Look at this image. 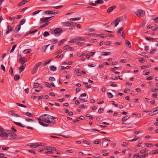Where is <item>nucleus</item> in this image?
I'll return each mask as SVG.
<instances>
[{"mask_svg": "<svg viewBox=\"0 0 158 158\" xmlns=\"http://www.w3.org/2000/svg\"><path fill=\"white\" fill-rule=\"evenodd\" d=\"M57 12H55L54 10H46L45 11L44 13L46 15H50V16L46 17L44 20H49L52 19L54 17L52 15L57 14Z\"/></svg>", "mask_w": 158, "mask_h": 158, "instance_id": "1", "label": "nucleus"}, {"mask_svg": "<svg viewBox=\"0 0 158 158\" xmlns=\"http://www.w3.org/2000/svg\"><path fill=\"white\" fill-rule=\"evenodd\" d=\"M10 137L11 139H17L16 134L12 132L11 131H8V136Z\"/></svg>", "mask_w": 158, "mask_h": 158, "instance_id": "2", "label": "nucleus"}, {"mask_svg": "<svg viewBox=\"0 0 158 158\" xmlns=\"http://www.w3.org/2000/svg\"><path fill=\"white\" fill-rule=\"evenodd\" d=\"M62 25L64 26L73 27L75 26V24L72 22H66L62 23Z\"/></svg>", "mask_w": 158, "mask_h": 158, "instance_id": "3", "label": "nucleus"}, {"mask_svg": "<svg viewBox=\"0 0 158 158\" xmlns=\"http://www.w3.org/2000/svg\"><path fill=\"white\" fill-rule=\"evenodd\" d=\"M144 11L141 9L137 10L136 12V14L139 17L143 16L144 14Z\"/></svg>", "mask_w": 158, "mask_h": 158, "instance_id": "4", "label": "nucleus"}, {"mask_svg": "<svg viewBox=\"0 0 158 158\" xmlns=\"http://www.w3.org/2000/svg\"><path fill=\"white\" fill-rule=\"evenodd\" d=\"M41 22L40 23L41 24L43 23H44V24H43L40 27V28L44 27L47 26L49 23L50 22L48 21V20H40Z\"/></svg>", "mask_w": 158, "mask_h": 158, "instance_id": "5", "label": "nucleus"}, {"mask_svg": "<svg viewBox=\"0 0 158 158\" xmlns=\"http://www.w3.org/2000/svg\"><path fill=\"white\" fill-rule=\"evenodd\" d=\"M25 120L27 121V122L26 123V124L27 125L31 126L34 122V120L31 119L27 118Z\"/></svg>", "mask_w": 158, "mask_h": 158, "instance_id": "6", "label": "nucleus"}, {"mask_svg": "<svg viewBox=\"0 0 158 158\" xmlns=\"http://www.w3.org/2000/svg\"><path fill=\"white\" fill-rule=\"evenodd\" d=\"M27 59H26V58L24 57H21L20 58L19 61L20 63L23 65L24 63L27 62Z\"/></svg>", "mask_w": 158, "mask_h": 158, "instance_id": "7", "label": "nucleus"}, {"mask_svg": "<svg viewBox=\"0 0 158 158\" xmlns=\"http://www.w3.org/2000/svg\"><path fill=\"white\" fill-rule=\"evenodd\" d=\"M40 118H42V119L43 121H44L48 123H51V120L49 119V118H48L47 117L44 118L43 116H40Z\"/></svg>", "mask_w": 158, "mask_h": 158, "instance_id": "8", "label": "nucleus"}, {"mask_svg": "<svg viewBox=\"0 0 158 158\" xmlns=\"http://www.w3.org/2000/svg\"><path fill=\"white\" fill-rule=\"evenodd\" d=\"M7 132L8 133V131ZM0 135L2 137H6V139L8 137V133H6L3 132V131H0Z\"/></svg>", "mask_w": 158, "mask_h": 158, "instance_id": "9", "label": "nucleus"}, {"mask_svg": "<svg viewBox=\"0 0 158 158\" xmlns=\"http://www.w3.org/2000/svg\"><path fill=\"white\" fill-rule=\"evenodd\" d=\"M62 31V30L60 28H57L54 31V32L56 34H60Z\"/></svg>", "mask_w": 158, "mask_h": 158, "instance_id": "10", "label": "nucleus"}, {"mask_svg": "<svg viewBox=\"0 0 158 158\" xmlns=\"http://www.w3.org/2000/svg\"><path fill=\"white\" fill-rule=\"evenodd\" d=\"M41 145V143H40V144H38L37 143H32V144L30 146V147L31 148H36L38 146H40Z\"/></svg>", "mask_w": 158, "mask_h": 158, "instance_id": "11", "label": "nucleus"}, {"mask_svg": "<svg viewBox=\"0 0 158 158\" xmlns=\"http://www.w3.org/2000/svg\"><path fill=\"white\" fill-rule=\"evenodd\" d=\"M26 66V64H25L24 65H22L19 68V73H21L25 69Z\"/></svg>", "mask_w": 158, "mask_h": 158, "instance_id": "12", "label": "nucleus"}, {"mask_svg": "<svg viewBox=\"0 0 158 158\" xmlns=\"http://www.w3.org/2000/svg\"><path fill=\"white\" fill-rule=\"evenodd\" d=\"M51 116L52 117V118H50V117H47V118H48L50 119L51 120V123H52L53 124L55 123H56V121L55 119H57V117H54L53 116Z\"/></svg>", "mask_w": 158, "mask_h": 158, "instance_id": "13", "label": "nucleus"}, {"mask_svg": "<svg viewBox=\"0 0 158 158\" xmlns=\"http://www.w3.org/2000/svg\"><path fill=\"white\" fill-rule=\"evenodd\" d=\"M22 16V15H16L15 16L10 17H9V18L11 20L19 19H20Z\"/></svg>", "mask_w": 158, "mask_h": 158, "instance_id": "14", "label": "nucleus"}, {"mask_svg": "<svg viewBox=\"0 0 158 158\" xmlns=\"http://www.w3.org/2000/svg\"><path fill=\"white\" fill-rule=\"evenodd\" d=\"M116 7V6H113L109 7L107 10V12L108 13H110Z\"/></svg>", "mask_w": 158, "mask_h": 158, "instance_id": "15", "label": "nucleus"}, {"mask_svg": "<svg viewBox=\"0 0 158 158\" xmlns=\"http://www.w3.org/2000/svg\"><path fill=\"white\" fill-rule=\"evenodd\" d=\"M27 2V0H23L18 4V6L20 7Z\"/></svg>", "mask_w": 158, "mask_h": 158, "instance_id": "16", "label": "nucleus"}, {"mask_svg": "<svg viewBox=\"0 0 158 158\" xmlns=\"http://www.w3.org/2000/svg\"><path fill=\"white\" fill-rule=\"evenodd\" d=\"M67 40L66 39H64L61 40L60 41L58 44V46H60L64 42V41H66Z\"/></svg>", "mask_w": 158, "mask_h": 158, "instance_id": "17", "label": "nucleus"}, {"mask_svg": "<svg viewBox=\"0 0 158 158\" xmlns=\"http://www.w3.org/2000/svg\"><path fill=\"white\" fill-rule=\"evenodd\" d=\"M7 28L8 30L6 31V34H8L11 31H12V27L11 26H8Z\"/></svg>", "mask_w": 158, "mask_h": 158, "instance_id": "18", "label": "nucleus"}, {"mask_svg": "<svg viewBox=\"0 0 158 158\" xmlns=\"http://www.w3.org/2000/svg\"><path fill=\"white\" fill-rule=\"evenodd\" d=\"M114 20L111 23V24H114V26L116 27L119 24L118 22H120V20Z\"/></svg>", "mask_w": 158, "mask_h": 158, "instance_id": "19", "label": "nucleus"}, {"mask_svg": "<svg viewBox=\"0 0 158 158\" xmlns=\"http://www.w3.org/2000/svg\"><path fill=\"white\" fill-rule=\"evenodd\" d=\"M38 69L37 68H36L35 66H34L31 71V74H34L36 72Z\"/></svg>", "mask_w": 158, "mask_h": 158, "instance_id": "20", "label": "nucleus"}, {"mask_svg": "<svg viewBox=\"0 0 158 158\" xmlns=\"http://www.w3.org/2000/svg\"><path fill=\"white\" fill-rule=\"evenodd\" d=\"M24 114L30 117H32L33 116V114L32 113H29V112H25Z\"/></svg>", "mask_w": 158, "mask_h": 158, "instance_id": "21", "label": "nucleus"}, {"mask_svg": "<svg viewBox=\"0 0 158 158\" xmlns=\"http://www.w3.org/2000/svg\"><path fill=\"white\" fill-rule=\"evenodd\" d=\"M30 50H31V49H27L23 50V53L24 54H28L30 53Z\"/></svg>", "mask_w": 158, "mask_h": 158, "instance_id": "22", "label": "nucleus"}, {"mask_svg": "<svg viewBox=\"0 0 158 158\" xmlns=\"http://www.w3.org/2000/svg\"><path fill=\"white\" fill-rule=\"evenodd\" d=\"M153 111L155 115L158 113V107L154 108L153 110Z\"/></svg>", "mask_w": 158, "mask_h": 158, "instance_id": "23", "label": "nucleus"}, {"mask_svg": "<svg viewBox=\"0 0 158 158\" xmlns=\"http://www.w3.org/2000/svg\"><path fill=\"white\" fill-rule=\"evenodd\" d=\"M103 2L102 0H97L95 1L96 4H102Z\"/></svg>", "mask_w": 158, "mask_h": 158, "instance_id": "24", "label": "nucleus"}, {"mask_svg": "<svg viewBox=\"0 0 158 158\" xmlns=\"http://www.w3.org/2000/svg\"><path fill=\"white\" fill-rule=\"evenodd\" d=\"M145 145L148 147H150L151 146L153 147L154 146V145L151 143H145Z\"/></svg>", "mask_w": 158, "mask_h": 158, "instance_id": "25", "label": "nucleus"}, {"mask_svg": "<svg viewBox=\"0 0 158 158\" xmlns=\"http://www.w3.org/2000/svg\"><path fill=\"white\" fill-rule=\"evenodd\" d=\"M19 75L18 74H16L15 75L14 77V79L15 81H18L19 79Z\"/></svg>", "mask_w": 158, "mask_h": 158, "instance_id": "26", "label": "nucleus"}, {"mask_svg": "<svg viewBox=\"0 0 158 158\" xmlns=\"http://www.w3.org/2000/svg\"><path fill=\"white\" fill-rule=\"evenodd\" d=\"M111 54V52H102V56H106L107 55H109Z\"/></svg>", "mask_w": 158, "mask_h": 158, "instance_id": "27", "label": "nucleus"}, {"mask_svg": "<svg viewBox=\"0 0 158 158\" xmlns=\"http://www.w3.org/2000/svg\"><path fill=\"white\" fill-rule=\"evenodd\" d=\"M77 40H78V38H76L75 39H72L71 40H70L69 41V42L71 43H73L74 42H75Z\"/></svg>", "mask_w": 158, "mask_h": 158, "instance_id": "28", "label": "nucleus"}, {"mask_svg": "<svg viewBox=\"0 0 158 158\" xmlns=\"http://www.w3.org/2000/svg\"><path fill=\"white\" fill-rule=\"evenodd\" d=\"M148 151V150L147 148H145L141 150L140 152V153L141 154H143L144 153Z\"/></svg>", "mask_w": 158, "mask_h": 158, "instance_id": "29", "label": "nucleus"}, {"mask_svg": "<svg viewBox=\"0 0 158 158\" xmlns=\"http://www.w3.org/2000/svg\"><path fill=\"white\" fill-rule=\"evenodd\" d=\"M14 123L16 125H19L20 127H26L25 126H24L22 125V124L16 122H14Z\"/></svg>", "mask_w": 158, "mask_h": 158, "instance_id": "30", "label": "nucleus"}, {"mask_svg": "<svg viewBox=\"0 0 158 158\" xmlns=\"http://www.w3.org/2000/svg\"><path fill=\"white\" fill-rule=\"evenodd\" d=\"M129 118V117L128 116H125L122 119V121L123 122H125L126 121L127 119H128Z\"/></svg>", "mask_w": 158, "mask_h": 158, "instance_id": "31", "label": "nucleus"}, {"mask_svg": "<svg viewBox=\"0 0 158 158\" xmlns=\"http://www.w3.org/2000/svg\"><path fill=\"white\" fill-rule=\"evenodd\" d=\"M41 64L42 63L41 62H39L36 63L34 66L38 69L39 67L41 65Z\"/></svg>", "mask_w": 158, "mask_h": 158, "instance_id": "32", "label": "nucleus"}, {"mask_svg": "<svg viewBox=\"0 0 158 158\" xmlns=\"http://www.w3.org/2000/svg\"><path fill=\"white\" fill-rule=\"evenodd\" d=\"M126 16H124L123 17H120L118 18H117L115 20H123V19H126Z\"/></svg>", "mask_w": 158, "mask_h": 158, "instance_id": "33", "label": "nucleus"}, {"mask_svg": "<svg viewBox=\"0 0 158 158\" xmlns=\"http://www.w3.org/2000/svg\"><path fill=\"white\" fill-rule=\"evenodd\" d=\"M20 26L19 25H18L15 28V31L16 32H18L20 29Z\"/></svg>", "mask_w": 158, "mask_h": 158, "instance_id": "34", "label": "nucleus"}, {"mask_svg": "<svg viewBox=\"0 0 158 158\" xmlns=\"http://www.w3.org/2000/svg\"><path fill=\"white\" fill-rule=\"evenodd\" d=\"M145 39L148 41H151L153 40H155L154 38H150L148 36H146L145 37Z\"/></svg>", "mask_w": 158, "mask_h": 158, "instance_id": "35", "label": "nucleus"}, {"mask_svg": "<svg viewBox=\"0 0 158 158\" xmlns=\"http://www.w3.org/2000/svg\"><path fill=\"white\" fill-rule=\"evenodd\" d=\"M126 44L127 45H128L129 48H131V45L130 42L128 40H126Z\"/></svg>", "mask_w": 158, "mask_h": 158, "instance_id": "36", "label": "nucleus"}, {"mask_svg": "<svg viewBox=\"0 0 158 158\" xmlns=\"http://www.w3.org/2000/svg\"><path fill=\"white\" fill-rule=\"evenodd\" d=\"M75 72H76V73H77V75L78 76H80L81 75V73H80L79 72V69H75Z\"/></svg>", "mask_w": 158, "mask_h": 158, "instance_id": "37", "label": "nucleus"}, {"mask_svg": "<svg viewBox=\"0 0 158 158\" xmlns=\"http://www.w3.org/2000/svg\"><path fill=\"white\" fill-rule=\"evenodd\" d=\"M42 11V10H36L33 13L32 15L34 16V15H35L38 14L39 12L41 11Z\"/></svg>", "mask_w": 158, "mask_h": 158, "instance_id": "38", "label": "nucleus"}, {"mask_svg": "<svg viewBox=\"0 0 158 158\" xmlns=\"http://www.w3.org/2000/svg\"><path fill=\"white\" fill-rule=\"evenodd\" d=\"M16 104L18 106H20L23 107H24V108H27V106L25 105H24L23 104H20V103H16Z\"/></svg>", "mask_w": 158, "mask_h": 158, "instance_id": "39", "label": "nucleus"}, {"mask_svg": "<svg viewBox=\"0 0 158 158\" xmlns=\"http://www.w3.org/2000/svg\"><path fill=\"white\" fill-rule=\"evenodd\" d=\"M49 44L45 45V46H44L42 48L44 49V52H46V49L47 48V47L49 46Z\"/></svg>", "mask_w": 158, "mask_h": 158, "instance_id": "40", "label": "nucleus"}, {"mask_svg": "<svg viewBox=\"0 0 158 158\" xmlns=\"http://www.w3.org/2000/svg\"><path fill=\"white\" fill-rule=\"evenodd\" d=\"M50 35L48 31H45L43 35L44 36L46 37L49 35Z\"/></svg>", "mask_w": 158, "mask_h": 158, "instance_id": "41", "label": "nucleus"}, {"mask_svg": "<svg viewBox=\"0 0 158 158\" xmlns=\"http://www.w3.org/2000/svg\"><path fill=\"white\" fill-rule=\"evenodd\" d=\"M16 46L17 45L16 44H15L13 46L11 50L10 51V53L12 52L14 50L15 48L16 47Z\"/></svg>", "mask_w": 158, "mask_h": 158, "instance_id": "42", "label": "nucleus"}, {"mask_svg": "<svg viewBox=\"0 0 158 158\" xmlns=\"http://www.w3.org/2000/svg\"><path fill=\"white\" fill-rule=\"evenodd\" d=\"M86 116L89 117V119H94V118L89 114H87Z\"/></svg>", "mask_w": 158, "mask_h": 158, "instance_id": "43", "label": "nucleus"}, {"mask_svg": "<svg viewBox=\"0 0 158 158\" xmlns=\"http://www.w3.org/2000/svg\"><path fill=\"white\" fill-rule=\"evenodd\" d=\"M81 17H77L76 18H72L70 19V20H80Z\"/></svg>", "mask_w": 158, "mask_h": 158, "instance_id": "44", "label": "nucleus"}, {"mask_svg": "<svg viewBox=\"0 0 158 158\" xmlns=\"http://www.w3.org/2000/svg\"><path fill=\"white\" fill-rule=\"evenodd\" d=\"M128 145V143L125 142H123V143L122 144V146L124 147H127Z\"/></svg>", "mask_w": 158, "mask_h": 158, "instance_id": "45", "label": "nucleus"}, {"mask_svg": "<svg viewBox=\"0 0 158 158\" xmlns=\"http://www.w3.org/2000/svg\"><path fill=\"white\" fill-rule=\"evenodd\" d=\"M107 94L108 97L110 98H112L113 96L112 94L110 92L108 93Z\"/></svg>", "mask_w": 158, "mask_h": 158, "instance_id": "46", "label": "nucleus"}, {"mask_svg": "<svg viewBox=\"0 0 158 158\" xmlns=\"http://www.w3.org/2000/svg\"><path fill=\"white\" fill-rule=\"evenodd\" d=\"M39 84L38 83H35L33 87L34 88H36L39 86Z\"/></svg>", "mask_w": 158, "mask_h": 158, "instance_id": "47", "label": "nucleus"}, {"mask_svg": "<svg viewBox=\"0 0 158 158\" xmlns=\"http://www.w3.org/2000/svg\"><path fill=\"white\" fill-rule=\"evenodd\" d=\"M104 110V108H99L98 110V112L100 114L102 113L103 112Z\"/></svg>", "mask_w": 158, "mask_h": 158, "instance_id": "48", "label": "nucleus"}, {"mask_svg": "<svg viewBox=\"0 0 158 158\" xmlns=\"http://www.w3.org/2000/svg\"><path fill=\"white\" fill-rule=\"evenodd\" d=\"M51 41L53 42L54 44L58 42L57 40L55 39H52Z\"/></svg>", "mask_w": 158, "mask_h": 158, "instance_id": "49", "label": "nucleus"}, {"mask_svg": "<svg viewBox=\"0 0 158 158\" xmlns=\"http://www.w3.org/2000/svg\"><path fill=\"white\" fill-rule=\"evenodd\" d=\"M50 69L51 70L55 71L56 70V68L54 66H52L50 67Z\"/></svg>", "mask_w": 158, "mask_h": 158, "instance_id": "50", "label": "nucleus"}, {"mask_svg": "<svg viewBox=\"0 0 158 158\" xmlns=\"http://www.w3.org/2000/svg\"><path fill=\"white\" fill-rule=\"evenodd\" d=\"M151 91L153 92L155 91H156V92H158V89H155L154 88H152L151 89Z\"/></svg>", "mask_w": 158, "mask_h": 158, "instance_id": "51", "label": "nucleus"}, {"mask_svg": "<svg viewBox=\"0 0 158 158\" xmlns=\"http://www.w3.org/2000/svg\"><path fill=\"white\" fill-rule=\"evenodd\" d=\"M45 84L46 86L48 87L51 88V86L50 85L49 83L46 82L45 83Z\"/></svg>", "mask_w": 158, "mask_h": 158, "instance_id": "52", "label": "nucleus"}, {"mask_svg": "<svg viewBox=\"0 0 158 158\" xmlns=\"http://www.w3.org/2000/svg\"><path fill=\"white\" fill-rule=\"evenodd\" d=\"M9 72L11 74V75H13V68L12 67H10V70H9Z\"/></svg>", "mask_w": 158, "mask_h": 158, "instance_id": "53", "label": "nucleus"}, {"mask_svg": "<svg viewBox=\"0 0 158 158\" xmlns=\"http://www.w3.org/2000/svg\"><path fill=\"white\" fill-rule=\"evenodd\" d=\"M158 153V149L152 151V154H156Z\"/></svg>", "mask_w": 158, "mask_h": 158, "instance_id": "54", "label": "nucleus"}, {"mask_svg": "<svg viewBox=\"0 0 158 158\" xmlns=\"http://www.w3.org/2000/svg\"><path fill=\"white\" fill-rule=\"evenodd\" d=\"M46 149L47 150H52L53 151H56V148L55 147H52L51 148V149L50 148H46Z\"/></svg>", "mask_w": 158, "mask_h": 158, "instance_id": "55", "label": "nucleus"}, {"mask_svg": "<svg viewBox=\"0 0 158 158\" xmlns=\"http://www.w3.org/2000/svg\"><path fill=\"white\" fill-rule=\"evenodd\" d=\"M69 45H66L65 46H64V50H67L68 49H69Z\"/></svg>", "mask_w": 158, "mask_h": 158, "instance_id": "56", "label": "nucleus"}, {"mask_svg": "<svg viewBox=\"0 0 158 158\" xmlns=\"http://www.w3.org/2000/svg\"><path fill=\"white\" fill-rule=\"evenodd\" d=\"M63 6H53V7L56 9H59L61 8Z\"/></svg>", "mask_w": 158, "mask_h": 158, "instance_id": "57", "label": "nucleus"}, {"mask_svg": "<svg viewBox=\"0 0 158 158\" xmlns=\"http://www.w3.org/2000/svg\"><path fill=\"white\" fill-rule=\"evenodd\" d=\"M8 114H9L12 115L14 114V110H11L8 112Z\"/></svg>", "mask_w": 158, "mask_h": 158, "instance_id": "58", "label": "nucleus"}, {"mask_svg": "<svg viewBox=\"0 0 158 158\" xmlns=\"http://www.w3.org/2000/svg\"><path fill=\"white\" fill-rule=\"evenodd\" d=\"M2 150H6L9 149V148L7 147H3L2 148Z\"/></svg>", "mask_w": 158, "mask_h": 158, "instance_id": "59", "label": "nucleus"}, {"mask_svg": "<svg viewBox=\"0 0 158 158\" xmlns=\"http://www.w3.org/2000/svg\"><path fill=\"white\" fill-rule=\"evenodd\" d=\"M49 80L51 81H54L55 80V78L54 77H49Z\"/></svg>", "mask_w": 158, "mask_h": 158, "instance_id": "60", "label": "nucleus"}, {"mask_svg": "<svg viewBox=\"0 0 158 158\" xmlns=\"http://www.w3.org/2000/svg\"><path fill=\"white\" fill-rule=\"evenodd\" d=\"M139 61L141 63H143L145 61V60L143 58H141L139 60Z\"/></svg>", "mask_w": 158, "mask_h": 158, "instance_id": "61", "label": "nucleus"}, {"mask_svg": "<svg viewBox=\"0 0 158 158\" xmlns=\"http://www.w3.org/2000/svg\"><path fill=\"white\" fill-rule=\"evenodd\" d=\"M124 92L125 93H126L128 92H130V89H125L124 90Z\"/></svg>", "mask_w": 158, "mask_h": 158, "instance_id": "62", "label": "nucleus"}, {"mask_svg": "<svg viewBox=\"0 0 158 158\" xmlns=\"http://www.w3.org/2000/svg\"><path fill=\"white\" fill-rule=\"evenodd\" d=\"M25 20H21L20 22L19 25H23L25 23Z\"/></svg>", "mask_w": 158, "mask_h": 158, "instance_id": "63", "label": "nucleus"}, {"mask_svg": "<svg viewBox=\"0 0 158 158\" xmlns=\"http://www.w3.org/2000/svg\"><path fill=\"white\" fill-rule=\"evenodd\" d=\"M139 154L137 153L136 154L134 155H133V157H135V156H136V158H139Z\"/></svg>", "mask_w": 158, "mask_h": 158, "instance_id": "64", "label": "nucleus"}]
</instances>
